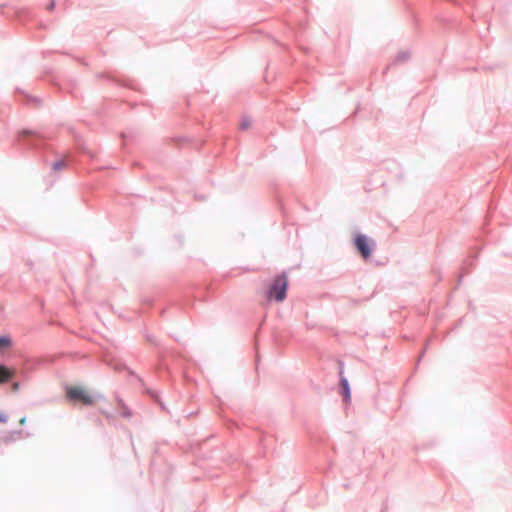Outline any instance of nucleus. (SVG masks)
Instances as JSON below:
<instances>
[{
  "label": "nucleus",
  "mask_w": 512,
  "mask_h": 512,
  "mask_svg": "<svg viewBox=\"0 0 512 512\" xmlns=\"http://www.w3.org/2000/svg\"><path fill=\"white\" fill-rule=\"evenodd\" d=\"M288 286V281L285 276H277L269 290H268V298L269 299H275L278 302H281L286 297V290Z\"/></svg>",
  "instance_id": "obj_1"
},
{
  "label": "nucleus",
  "mask_w": 512,
  "mask_h": 512,
  "mask_svg": "<svg viewBox=\"0 0 512 512\" xmlns=\"http://www.w3.org/2000/svg\"><path fill=\"white\" fill-rule=\"evenodd\" d=\"M67 398L74 403H81L83 405H93L94 397L84 388L74 386L66 391Z\"/></svg>",
  "instance_id": "obj_2"
},
{
  "label": "nucleus",
  "mask_w": 512,
  "mask_h": 512,
  "mask_svg": "<svg viewBox=\"0 0 512 512\" xmlns=\"http://www.w3.org/2000/svg\"><path fill=\"white\" fill-rule=\"evenodd\" d=\"M354 246L357 251L361 254L363 259L367 260L372 254V242L371 240L362 234H357L354 237Z\"/></svg>",
  "instance_id": "obj_3"
},
{
  "label": "nucleus",
  "mask_w": 512,
  "mask_h": 512,
  "mask_svg": "<svg viewBox=\"0 0 512 512\" xmlns=\"http://www.w3.org/2000/svg\"><path fill=\"white\" fill-rule=\"evenodd\" d=\"M13 376V371L8 369L6 366H0V383L8 381Z\"/></svg>",
  "instance_id": "obj_4"
},
{
  "label": "nucleus",
  "mask_w": 512,
  "mask_h": 512,
  "mask_svg": "<svg viewBox=\"0 0 512 512\" xmlns=\"http://www.w3.org/2000/svg\"><path fill=\"white\" fill-rule=\"evenodd\" d=\"M11 345V340L9 337H0V349L7 348Z\"/></svg>",
  "instance_id": "obj_5"
},
{
  "label": "nucleus",
  "mask_w": 512,
  "mask_h": 512,
  "mask_svg": "<svg viewBox=\"0 0 512 512\" xmlns=\"http://www.w3.org/2000/svg\"><path fill=\"white\" fill-rule=\"evenodd\" d=\"M342 386H343V390H344V393H345V397L348 398L350 396V392H349V387H348L347 380H345V379L342 380Z\"/></svg>",
  "instance_id": "obj_6"
},
{
  "label": "nucleus",
  "mask_w": 512,
  "mask_h": 512,
  "mask_svg": "<svg viewBox=\"0 0 512 512\" xmlns=\"http://www.w3.org/2000/svg\"><path fill=\"white\" fill-rule=\"evenodd\" d=\"M64 166V163L62 161H56L53 163V169L54 170H60Z\"/></svg>",
  "instance_id": "obj_7"
},
{
  "label": "nucleus",
  "mask_w": 512,
  "mask_h": 512,
  "mask_svg": "<svg viewBox=\"0 0 512 512\" xmlns=\"http://www.w3.org/2000/svg\"><path fill=\"white\" fill-rule=\"evenodd\" d=\"M248 127H251V122L247 123L246 121H242L240 124L241 129H246Z\"/></svg>",
  "instance_id": "obj_8"
},
{
  "label": "nucleus",
  "mask_w": 512,
  "mask_h": 512,
  "mask_svg": "<svg viewBox=\"0 0 512 512\" xmlns=\"http://www.w3.org/2000/svg\"><path fill=\"white\" fill-rule=\"evenodd\" d=\"M13 389H14V390H17V389H18V384H17V383H15V384L13 385Z\"/></svg>",
  "instance_id": "obj_9"
},
{
  "label": "nucleus",
  "mask_w": 512,
  "mask_h": 512,
  "mask_svg": "<svg viewBox=\"0 0 512 512\" xmlns=\"http://www.w3.org/2000/svg\"><path fill=\"white\" fill-rule=\"evenodd\" d=\"M5 419L0 415V422H3Z\"/></svg>",
  "instance_id": "obj_10"
},
{
  "label": "nucleus",
  "mask_w": 512,
  "mask_h": 512,
  "mask_svg": "<svg viewBox=\"0 0 512 512\" xmlns=\"http://www.w3.org/2000/svg\"><path fill=\"white\" fill-rule=\"evenodd\" d=\"M20 423H21V424L25 423V419H24V418H23V419H21V420H20Z\"/></svg>",
  "instance_id": "obj_11"
}]
</instances>
